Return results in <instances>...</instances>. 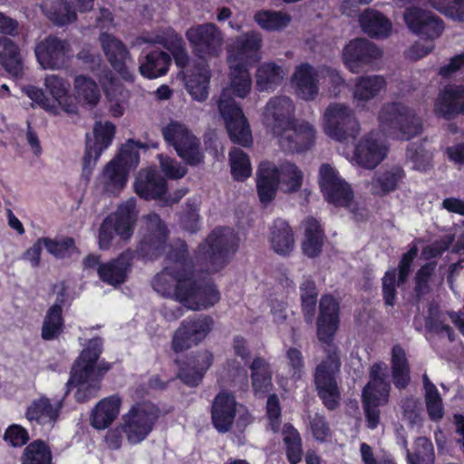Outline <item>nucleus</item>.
I'll return each instance as SVG.
<instances>
[{"instance_id":"f257e3e1","label":"nucleus","mask_w":464,"mask_h":464,"mask_svg":"<svg viewBox=\"0 0 464 464\" xmlns=\"http://www.w3.org/2000/svg\"><path fill=\"white\" fill-rule=\"evenodd\" d=\"M168 260L169 265L151 280L155 292L193 311L207 310L219 302V291L210 278L196 271L185 242L171 247Z\"/></svg>"},{"instance_id":"f03ea898","label":"nucleus","mask_w":464,"mask_h":464,"mask_svg":"<svg viewBox=\"0 0 464 464\" xmlns=\"http://www.w3.org/2000/svg\"><path fill=\"white\" fill-rule=\"evenodd\" d=\"M340 303L331 295L321 296V346L324 357L321 360V401L328 411L341 405L342 393L337 383L341 372V352L334 343L340 328Z\"/></svg>"},{"instance_id":"7ed1b4c3","label":"nucleus","mask_w":464,"mask_h":464,"mask_svg":"<svg viewBox=\"0 0 464 464\" xmlns=\"http://www.w3.org/2000/svg\"><path fill=\"white\" fill-rule=\"evenodd\" d=\"M186 38L193 53L199 59L194 63L187 76V91L191 97L203 102L208 96L211 72L208 60L216 58L223 51L224 35L213 23L196 24L186 31Z\"/></svg>"},{"instance_id":"20e7f679","label":"nucleus","mask_w":464,"mask_h":464,"mask_svg":"<svg viewBox=\"0 0 464 464\" xmlns=\"http://www.w3.org/2000/svg\"><path fill=\"white\" fill-rule=\"evenodd\" d=\"M295 105L286 96H276L267 102L263 112L264 124L279 138L286 151L308 150L315 140V130L305 121L295 118Z\"/></svg>"},{"instance_id":"39448f33","label":"nucleus","mask_w":464,"mask_h":464,"mask_svg":"<svg viewBox=\"0 0 464 464\" xmlns=\"http://www.w3.org/2000/svg\"><path fill=\"white\" fill-rule=\"evenodd\" d=\"M229 63V85L225 88L218 100V110L226 123L231 140L244 147L252 143V135L242 109L232 95L246 98L252 89V78L248 65Z\"/></svg>"},{"instance_id":"423d86ee","label":"nucleus","mask_w":464,"mask_h":464,"mask_svg":"<svg viewBox=\"0 0 464 464\" xmlns=\"http://www.w3.org/2000/svg\"><path fill=\"white\" fill-rule=\"evenodd\" d=\"M102 344V338L91 339L72 366L67 385L77 387L75 399L78 402H85L96 397L102 379L111 369L110 363L99 361Z\"/></svg>"},{"instance_id":"0eeeda50","label":"nucleus","mask_w":464,"mask_h":464,"mask_svg":"<svg viewBox=\"0 0 464 464\" xmlns=\"http://www.w3.org/2000/svg\"><path fill=\"white\" fill-rule=\"evenodd\" d=\"M237 248V237L231 227H218L198 246L197 260L208 273L222 269Z\"/></svg>"},{"instance_id":"6e6552de","label":"nucleus","mask_w":464,"mask_h":464,"mask_svg":"<svg viewBox=\"0 0 464 464\" xmlns=\"http://www.w3.org/2000/svg\"><path fill=\"white\" fill-rule=\"evenodd\" d=\"M369 378L362 392V404L366 426L374 430L380 423L379 407L388 402L391 392L387 366L384 362H374L370 368Z\"/></svg>"},{"instance_id":"1a4fd4ad","label":"nucleus","mask_w":464,"mask_h":464,"mask_svg":"<svg viewBox=\"0 0 464 464\" xmlns=\"http://www.w3.org/2000/svg\"><path fill=\"white\" fill-rule=\"evenodd\" d=\"M382 130L389 137L411 140L422 131V122L414 110L407 105L392 102L384 103L378 115Z\"/></svg>"},{"instance_id":"9d476101","label":"nucleus","mask_w":464,"mask_h":464,"mask_svg":"<svg viewBox=\"0 0 464 464\" xmlns=\"http://www.w3.org/2000/svg\"><path fill=\"white\" fill-rule=\"evenodd\" d=\"M160 417V409L150 401L137 402L121 417V430L130 445H138L151 433Z\"/></svg>"},{"instance_id":"9b49d317","label":"nucleus","mask_w":464,"mask_h":464,"mask_svg":"<svg viewBox=\"0 0 464 464\" xmlns=\"http://www.w3.org/2000/svg\"><path fill=\"white\" fill-rule=\"evenodd\" d=\"M136 203L135 198H130L102 221L98 236L101 249L106 250L111 246L115 234L123 240L131 237L138 216Z\"/></svg>"},{"instance_id":"f8f14e48","label":"nucleus","mask_w":464,"mask_h":464,"mask_svg":"<svg viewBox=\"0 0 464 464\" xmlns=\"http://www.w3.org/2000/svg\"><path fill=\"white\" fill-rule=\"evenodd\" d=\"M161 132L165 141L187 164L197 166L203 161L200 141L185 124L170 121L161 129Z\"/></svg>"},{"instance_id":"ddd939ff","label":"nucleus","mask_w":464,"mask_h":464,"mask_svg":"<svg viewBox=\"0 0 464 464\" xmlns=\"http://www.w3.org/2000/svg\"><path fill=\"white\" fill-rule=\"evenodd\" d=\"M324 118V132L337 141L356 139L360 133V123L349 106L332 103L326 108Z\"/></svg>"},{"instance_id":"4468645a","label":"nucleus","mask_w":464,"mask_h":464,"mask_svg":"<svg viewBox=\"0 0 464 464\" xmlns=\"http://www.w3.org/2000/svg\"><path fill=\"white\" fill-rule=\"evenodd\" d=\"M140 235L135 251L139 256L153 259L164 253L168 246V229L158 214L152 213L145 217Z\"/></svg>"},{"instance_id":"2eb2a0df","label":"nucleus","mask_w":464,"mask_h":464,"mask_svg":"<svg viewBox=\"0 0 464 464\" xmlns=\"http://www.w3.org/2000/svg\"><path fill=\"white\" fill-rule=\"evenodd\" d=\"M321 192L328 203L337 208H350L354 198L351 185L327 163L321 164Z\"/></svg>"},{"instance_id":"dca6fc26","label":"nucleus","mask_w":464,"mask_h":464,"mask_svg":"<svg viewBox=\"0 0 464 464\" xmlns=\"http://www.w3.org/2000/svg\"><path fill=\"white\" fill-rule=\"evenodd\" d=\"M213 319L205 314L194 315L182 321L175 331L171 347L175 353H180L197 345L209 334Z\"/></svg>"},{"instance_id":"f3484780","label":"nucleus","mask_w":464,"mask_h":464,"mask_svg":"<svg viewBox=\"0 0 464 464\" xmlns=\"http://www.w3.org/2000/svg\"><path fill=\"white\" fill-rule=\"evenodd\" d=\"M115 126L110 121H96L93 127V139L86 135V149L83 157L82 174L89 177L102 153L111 144Z\"/></svg>"},{"instance_id":"a211bd4d","label":"nucleus","mask_w":464,"mask_h":464,"mask_svg":"<svg viewBox=\"0 0 464 464\" xmlns=\"http://www.w3.org/2000/svg\"><path fill=\"white\" fill-rule=\"evenodd\" d=\"M403 18L411 33L421 39L433 41L440 37L444 31V22L430 11L418 6L405 10Z\"/></svg>"},{"instance_id":"6ab92c4d","label":"nucleus","mask_w":464,"mask_h":464,"mask_svg":"<svg viewBox=\"0 0 464 464\" xmlns=\"http://www.w3.org/2000/svg\"><path fill=\"white\" fill-rule=\"evenodd\" d=\"M34 53L44 69L59 70L66 66L71 48L66 41L49 35L36 44Z\"/></svg>"},{"instance_id":"aec40b11","label":"nucleus","mask_w":464,"mask_h":464,"mask_svg":"<svg viewBox=\"0 0 464 464\" xmlns=\"http://www.w3.org/2000/svg\"><path fill=\"white\" fill-rule=\"evenodd\" d=\"M263 39L260 33L250 31L235 37L227 50V62L250 65L260 60Z\"/></svg>"},{"instance_id":"412c9836","label":"nucleus","mask_w":464,"mask_h":464,"mask_svg":"<svg viewBox=\"0 0 464 464\" xmlns=\"http://www.w3.org/2000/svg\"><path fill=\"white\" fill-rule=\"evenodd\" d=\"M433 110L436 116L446 121L464 116V85H445L435 100Z\"/></svg>"},{"instance_id":"4be33fe9","label":"nucleus","mask_w":464,"mask_h":464,"mask_svg":"<svg viewBox=\"0 0 464 464\" xmlns=\"http://www.w3.org/2000/svg\"><path fill=\"white\" fill-rule=\"evenodd\" d=\"M382 52L374 44L363 38L350 41L343 52V59L346 67L353 72L381 58Z\"/></svg>"},{"instance_id":"5701e85b","label":"nucleus","mask_w":464,"mask_h":464,"mask_svg":"<svg viewBox=\"0 0 464 464\" xmlns=\"http://www.w3.org/2000/svg\"><path fill=\"white\" fill-rule=\"evenodd\" d=\"M68 392L61 398L51 400L46 396H41L34 400L27 407L25 416L30 422H36L42 426L52 428L57 421L60 411L63 407V400Z\"/></svg>"},{"instance_id":"b1692460","label":"nucleus","mask_w":464,"mask_h":464,"mask_svg":"<svg viewBox=\"0 0 464 464\" xmlns=\"http://www.w3.org/2000/svg\"><path fill=\"white\" fill-rule=\"evenodd\" d=\"M133 256V251L127 249L117 258L102 263L98 267L99 277L104 283L115 287L122 285L130 271Z\"/></svg>"},{"instance_id":"393cba45","label":"nucleus","mask_w":464,"mask_h":464,"mask_svg":"<svg viewBox=\"0 0 464 464\" xmlns=\"http://www.w3.org/2000/svg\"><path fill=\"white\" fill-rule=\"evenodd\" d=\"M354 156L359 165L372 169L384 160L386 150L372 134H368L356 145Z\"/></svg>"},{"instance_id":"a878e982","label":"nucleus","mask_w":464,"mask_h":464,"mask_svg":"<svg viewBox=\"0 0 464 464\" xmlns=\"http://www.w3.org/2000/svg\"><path fill=\"white\" fill-rule=\"evenodd\" d=\"M136 193L145 199H157L166 192L165 179L154 169L140 170L134 184Z\"/></svg>"},{"instance_id":"bb28decb","label":"nucleus","mask_w":464,"mask_h":464,"mask_svg":"<svg viewBox=\"0 0 464 464\" xmlns=\"http://www.w3.org/2000/svg\"><path fill=\"white\" fill-rule=\"evenodd\" d=\"M237 404L235 398L228 393H219L212 405V420L220 432L227 431L234 421Z\"/></svg>"},{"instance_id":"cd10ccee","label":"nucleus","mask_w":464,"mask_h":464,"mask_svg":"<svg viewBox=\"0 0 464 464\" xmlns=\"http://www.w3.org/2000/svg\"><path fill=\"white\" fill-rule=\"evenodd\" d=\"M104 53L111 65L123 77L127 74V63L131 62L130 56L125 45L108 34H102L100 37Z\"/></svg>"},{"instance_id":"c85d7f7f","label":"nucleus","mask_w":464,"mask_h":464,"mask_svg":"<svg viewBox=\"0 0 464 464\" xmlns=\"http://www.w3.org/2000/svg\"><path fill=\"white\" fill-rule=\"evenodd\" d=\"M212 361L213 356L208 351L198 353L195 358L179 370L178 376L186 385L198 386L212 364Z\"/></svg>"},{"instance_id":"c756f323","label":"nucleus","mask_w":464,"mask_h":464,"mask_svg":"<svg viewBox=\"0 0 464 464\" xmlns=\"http://www.w3.org/2000/svg\"><path fill=\"white\" fill-rule=\"evenodd\" d=\"M269 240L272 249L280 256H289L295 246L294 232L289 224L281 218L270 227Z\"/></svg>"},{"instance_id":"7c9ffc66","label":"nucleus","mask_w":464,"mask_h":464,"mask_svg":"<svg viewBox=\"0 0 464 464\" xmlns=\"http://www.w3.org/2000/svg\"><path fill=\"white\" fill-rule=\"evenodd\" d=\"M121 404V400L118 395L100 401L91 416L92 426L97 430L106 429L119 415Z\"/></svg>"},{"instance_id":"2f4dec72","label":"nucleus","mask_w":464,"mask_h":464,"mask_svg":"<svg viewBox=\"0 0 464 464\" xmlns=\"http://www.w3.org/2000/svg\"><path fill=\"white\" fill-rule=\"evenodd\" d=\"M127 176V169L118 160H111L99 177V183L105 192L115 195L125 186Z\"/></svg>"},{"instance_id":"473e14b6","label":"nucleus","mask_w":464,"mask_h":464,"mask_svg":"<svg viewBox=\"0 0 464 464\" xmlns=\"http://www.w3.org/2000/svg\"><path fill=\"white\" fill-rule=\"evenodd\" d=\"M362 31L372 38H385L392 32L391 21L381 12L368 9L359 18Z\"/></svg>"},{"instance_id":"72a5a7b5","label":"nucleus","mask_w":464,"mask_h":464,"mask_svg":"<svg viewBox=\"0 0 464 464\" xmlns=\"http://www.w3.org/2000/svg\"><path fill=\"white\" fill-rule=\"evenodd\" d=\"M287 72L276 63H264L256 72V86L259 92H273L282 82Z\"/></svg>"},{"instance_id":"f704fd0d","label":"nucleus","mask_w":464,"mask_h":464,"mask_svg":"<svg viewBox=\"0 0 464 464\" xmlns=\"http://www.w3.org/2000/svg\"><path fill=\"white\" fill-rule=\"evenodd\" d=\"M276 176V170L274 163L267 161L260 164L256 187L260 201L264 204L270 202L275 198L279 186Z\"/></svg>"},{"instance_id":"c9c22d12","label":"nucleus","mask_w":464,"mask_h":464,"mask_svg":"<svg viewBox=\"0 0 464 464\" xmlns=\"http://www.w3.org/2000/svg\"><path fill=\"white\" fill-rule=\"evenodd\" d=\"M316 76V70L308 63L301 64L296 68L293 81L300 98L304 100H313L316 96L318 90Z\"/></svg>"},{"instance_id":"e433bc0d","label":"nucleus","mask_w":464,"mask_h":464,"mask_svg":"<svg viewBox=\"0 0 464 464\" xmlns=\"http://www.w3.org/2000/svg\"><path fill=\"white\" fill-rule=\"evenodd\" d=\"M170 56L163 51H152L140 60L139 70L144 77L154 79L167 73Z\"/></svg>"},{"instance_id":"4c0bfd02","label":"nucleus","mask_w":464,"mask_h":464,"mask_svg":"<svg viewBox=\"0 0 464 464\" xmlns=\"http://www.w3.org/2000/svg\"><path fill=\"white\" fill-rule=\"evenodd\" d=\"M302 312L307 324L315 322L316 334L319 335V317L317 311V289L314 281L305 279L300 285Z\"/></svg>"},{"instance_id":"58836bf2","label":"nucleus","mask_w":464,"mask_h":464,"mask_svg":"<svg viewBox=\"0 0 464 464\" xmlns=\"http://www.w3.org/2000/svg\"><path fill=\"white\" fill-rule=\"evenodd\" d=\"M63 298L57 297L53 304L46 312L42 326V338L46 341L54 340L62 334L63 330Z\"/></svg>"},{"instance_id":"ea45409f","label":"nucleus","mask_w":464,"mask_h":464,"mask_svg":"<svg viewBox=\"0 0 464 464\" xmlns=\"http://www.w3.org/2000/svg\"><path fill=\"white\" fill-rule=\"evenodd\" d=\"M0 63L14 76L22 73L23 65L17 45L7 37H0Z\"/></svg>"},{"instance_id":"a19ab883","label":"nucleus","mask_w":464,"mask_h":464,"mask_svg":"<svg viewBox=\"0 0 464 464\" xmlns=\"http://www.w3.org/2000/svg\"><path fill=\"white\" fill-rule=\"evenodd\" d=\"M276 179L284 192H295L301 188L303 173L295 164L284 162L278 167L276 166Z\"/></svg>"},{"instance_id":"79ce46f5","label":"nucleus","mask_w":464,"mask_h":464,"mask_svg":"<svg viewBox=\"0 0 464 464\" xmlns=\"http://www.w3.org/2000/svg\"><path fill=\"white\" fill-rule=\"evenodd\" d=\"M385 85L386 82L382 76H362L354 85L353 97L358 101H370L377 96Z\"/></svg>"},{"instance_id":"37998d69","label":"nucleus","mask_w":464,"mask_h":464,"mask_svg":"<svg viewBox=\"0 0 464 464\" xmlns=\"http://www.w3.org/2000/svg\"><path fill=\"white\" fill-rule=\"evenodd\" d=\"M302 251L308 257H316L319 255V222L315 218L308 217L302 222Z\"/></svg>"},{"instance_id":"c03bdc74","label":"nucleus","mask_w":464,"mask_h":464,"mask_svg":"<svg viewBox=\"0 0 464 464\" xmlns=\"http://www.w3.org/2000/svg\"><path fill=\"white\" fill-rule=\"evenodd\" d=\"M425 391V403L429 418L433 421L440 420L444 416V407L441 396L433 382L425 373L422 378Z\"/></svg>"},{"instance_id":"a18cd8bd","label":"nucleus","mask_w":464,"mask_h":464,"mask_svg":"<svg viewBox=\"0 0 464 464\" xmlns=\"http://www.w3.org/2000/svg\"><path fill=\"white\" fill-rule=\"evenodd\" d=\"M252 386L256 392L266 393L272 387V371L269 363L263 358H256L251 365Z\"/></svg>"},{"instance_id":"49530a36","label":"nucleus","mask_w":464,"mask_h":464,"mask_svg":"<svg viewBox=\"0 0 464 464\" xmlns=\"http://www.w3.org/2000/svg\"><path fill=\"white\" fill-rule=\"evenodd\" d=\"M404 175V170L401 167H394L379 174L372 183V194L384 196L394 191Z\"/></svg>"},{"instance_id":"de8ad7c7","label":"nucleus","mask_w":464,"mask_h":464,"mask_svg":"<svg viewBox=\"0 0 464 464\" xmlns=\"http://www.w3.org/2000/svg\"><path fill=\"white\" fill-rule=\"evenodd\" d=\"M255 21L266 31H279L291 22V15L283 11L260 10L255 14Z\"/></svg>"},{"instance_id":"09e8293b","label":"nucleus","mask_w":464,"mask_h":464,"mask_svg":"<svg viewBox=\"0 0 464 464\" xmlns=\"http://www.w3.org/2000/svg\"><path fill=\"white\" fill-rule=\"evenodd\" d=\"M76 98L92 107L100 100L101 93L98 85L94 81L84 76H77L74 81Z\"/></svg>"},{"instance_id":"8fccbe9b","label":"nucleus","mask_w":464,"mask_h":464,"mask_svg":"<svg viewBox=\"0 0 464 464\" xmlns=\"http://www.w3.org/2000/svg\"><path fill=\"white\" fill-rule=\"evenodd\" d=\"M406 159L417 170L426 171L432 166V153L425 148L423 141L411 142L406 149Z\"/></svg>"},{"instance_id":"3c124183","label":"nucleus","mask_w":464,"mask_h":464,"mask_svg":"<svg viewBox=\"0 0 464 464\" xmlns=\"http://www.w3.org/2000/svg\"><path fill=\"white\" fill-rule=\"evenodd\" d=\"M22 464H52L50 448L42 440L31 442L24 450Z\"/></svg>"},{"instance_id":"603ef678","label":"nucleus","mask_w":464,"mask_h":464,"mask_svg":"<svg viewBox=\"0 0 464 464\" xmlns=\"http://www.w3.org/2000/svg\"><path fill=\"white\" fill-rule=\"evenodd\" d=\"M407 458L410 464H433L435 455L431 440L419 437L415 440L413 453L407 449Z\"/></svg>"},{"instance_id":"864d4df0","label":"nucleus","mask_w":464,"mask_h":464,"mask_svg":"<svg viewBox=\"0 0 464 464\" xmlns=\"http://www.w3.org/2000/svg\"><path fill=\"white\" fill-rule=\"evenodd\" d=\"M43 10L47 17L57 25L71 23L76 18V14L71 10L65 0H55L50 7L44 4Z\"/></svg>"},{"instance_id":"5fc2aeb1","label":"nucleus","mask_w":464,"mask_h":464,"mask_svg":"<svg viewBox=\"0 0 464 464\" xmlns=\"http://www.w3.org/2000/svg\"><path fill=\"white\" fill-rule=\"evenodd\" d=\"M321 85H323L324 92L330 98L337 97L344 87V79L340 75L338 71L326 66H321Z\"/></svg>"},{"instance_id":"6e6d98bb","label":"nucleus","mask_w":464,"mask_h":464,"mask_svg":"<svg viewBox=\"0 0 464 464\" xmlns=\"http://www.w3.org/2000/svg\"><path fill=\"white\" fill-rule=\"evenodd\" d=\"M445 316L438 307H430L425 319V327L430 333L446 334L450 342L455 341L454 330L445 324Z\"/></svg>"},{"instance_id":"4d7b16f0","label":"nucleus","mask_w":464,"mask_h":464,"mask_svg":"<svg viewBox=\"0 0 464 464\" xmlns=\"http://www.w3.org/2000/svg\"><path fill=\"white\" fill-rule=\"evenodd\" d=\"M436 269V262L422 265L416 272L414 277L413 293L417 301H420L430 293V282Z\"/></svg>"},{"instance_id":"13d9d810","label":"nucleus","mask_w":464,"mask_h":464,"mask_svg":"<svg viewBox=\"0 0 464 464\" xmlns=\"http://www.w3.org/2000/svg\"><path fill=\"white\" fill-rule=\"evenodd\" d=\"M283 440L286 447L288 460L291 464H297L302 458L301 439L298 431L292 425H284Z\"/></svg>"},{"instance_id":"bf43d9fd","label":"nucleus","mask_w":464,"mask_h":464,"mask_svg":"<svg viewBox=\"0 0 464 464\" xmlns=\"http://www.w3.org/2000/svg\"><path fill=\"white\" fill-rule=\"evenodd\" d=\"M231 171L237 180H244L251 175L252 168L247 155L239 148H233L229 152Z\"/></svg>"},{"instance_id":"052dcab7","label":"nucleus","mask_w":464,"mask_h":464,"mask_svg":"<svg viewBox=\"0 0 464 464\" xmlns=\"http://www.w3.org/2000/svg\"><path fill=\"white\" fill-rule=\"evenodd\" d=\"M429 3L446 17L464 22V0H429Z\"/></svg>"},{"instance_id":"680f3d73","label":"nucleus","mask_w":464,"mask_h":464,"mask_svg":"<svg viewBox=\"0 0 464 464\" xmlns=\"http://www.w3.org/2000/svg\"><path fill=\"white\" fill-rule=\"evenodd\" d=\"M396 268L387 270L382 278V293L385 305L394 306L397 298L398 279Z\"/></svg>"},{"instance_id":"e2e57ef3","label":"nucleus","mask_w":464,"mask_h":464,"mask_svg":"<svg viewBox=\"0 0 464 464\" xmlns=\"http://www.w3.org/2000/svg\"><path fill=\"white\" fill-rule=\"evenodd\" d=\"M44 247L55 257L64 258L72 255V252L75 249V245L72 237H65L59 241L44 237Z\"/></svg>"},{"instance_id":"0e129e2a","label":"nucleus","mask_w":464,"mask_h":464,"mask_svg":"<svg viewBox=\"0 0 464 464\" xmlns=\"http://www.w3.org/2000/svg\"><path fill=\"white\" fill-rule=\"evenodd\" d=\"M146 43H156L163 45L166 49L172 53L180 50L185 46V42L180 34L173 31L172 29H169L163 32L162 34H158L154 40L151 39H144Z\"/></svg>"},{"instance_id":"69168bd1","label":"nucleus","mask_w":464,"mask_h":464,"mask_svg":"<svg viewBox=\"0 0 464 464\" xmlns=\"http://www.w3.org/2000/svg\"><path fill=\"white\" fill-rule=\"evenodd\" d=\"M418 252L419 249L417 246L412 245L409 250L401 257L398 264V269H396L398 276V285H404L408 281L413 261L417 257Z\"/></svg>"},{"instance_id":"338daca9","label":"nucleus","mask_w":464,"mask_h":464,"mask_svg":"<svg viewBox=\"0 0 464 464\" xmlns=\"http://www.w3.org/2000/svg\"><path fill=\"white\" fill-rule=\"evenodd\" d=\"M44 84L52 96L62 104L66 99L69 83L58 75L50 74L45 77Z\"/></svg>"},{"instance_id":"774afa93","label":"nucleus","mask_w":464,"mask_h":464,"mask_svg":"<svg viewBox=\"0 0 464 464\" xmlns=\"http://www.w3.org/2000/svg\"><path fill=\"white\" fill-rule=\"evenodd\" d=\"M181 225L192 233L199 228L198 206L196 200L187 202V209L181 217Z\"/></svg>"}]
</instances>
